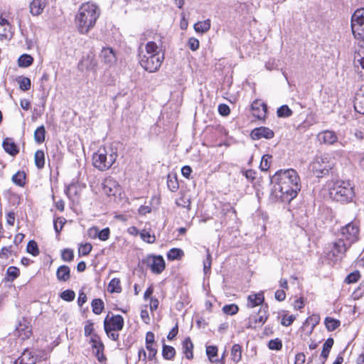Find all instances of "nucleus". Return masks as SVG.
I'll return each mask as SVG.
<instances>
[{
    "label": "nucleus",
    "instance_id": "nucleus-17",
    "mask_svg": "<svg viewBox=\"0 0 364 364\" xmlns=\"http://www.w3.org/2000/svg\"><path fill=\"white\" fill-rule=\"evenodd\" d=\"M316 138L321 144L331 145L333 144L338 140L336 134L331 130H324L320 132Z\"/></svg>",
    "mask_w": 364,
    "mask_h": 364
},
{
    "label": "nucleus",
    "instance_id": "nucleus-22",
    "mask_svg": "<svg viewBox=\"0 0 364 364\" xmlns=\"http://www.w3.org/2000/svg\"><path fill=\"white\" fill-rule=\"evenodd\" d=\"M264 297L262 293L250 294L247 297V306L248 308H254L257 306L262 304Z\"/></svg>",
    "mask_w": 364,
    "mask_h": 364
},
{
    "label": "nucleus",
    "instance_id": "nucleus-51",
    "mask_svg": "<svg viewBox=\"0 0 364 364\" xmlns=\"http://www.w3.org/2000/svg\"><path fill=\"white\" fill-rule=\"evenodd\" d=\"M75 293L74 292V291L70 290V289L65 290L60 294V298L66 301H73L75 299Z\"/></svg>",
    "mask_w": 364,
    "mask_h": 364
},
{
    "label": "nucleus",
    "instance_id": "nucleus-2",
    "mask_svg": "<svg viewBox=\"0 0 364 364\" xmlns=\"http://www.w3.org/2000/svg\"><path fill=\"white\" fill-rule=\"evenodd\" d=\"M100 14V9L96 4H82L78 9L75 18L78 32L81 34H87L95 27Z\"/></svg>",
    "mask_w": 364,
    "mask_h": 364
},
{
    "label": "nucleus",
    "instance_id": "nucleus-4",
    "mask_svg": "<svg viewBox=\"0 0 364 364\" xmlns=\"http://www.w3.org/2000/svg\"><path fill=\"white\" fill-rule=\"evenodd\" d=\"M330 194L331 197L341 203H347L350 201L354 197L355 193L353 187L351 186L349 181H338L333 189L331 191Z\"/></svg>",
    "mask_w": 364,
    "mask_h": 364
},
{
    "label": "nucleus",
    "instance_id": "nucleus-24",
    "mask_svg": "<svg viewBox=\"0 0 364 364\" xmlns=\"http://www.w3.org/2000/svg\"><path fill=\"white\" fill-rule=\"evenodd\" d=\"M182 348L186 358L188 360L192 359L193 357V344L190 337H187L184 339L182 343Z\"/></svg>",
    "mask_w": 364,
    "mask_h": 364
},
{
    "label": "nucleus",
    "instance_id": "nucleus-43",
    "mask_svg": "<svg viewBox=\"0 0 364 364\" xmlns=\"http://www.w3.org/2000/svg\"><path fill=\"white\" fill-rule=\"evenodd\" d=\"M360 278V274L358 270H355L350 273L345 279L346 284H352L357 282Z\"/></svg>",
    "mask_w": 364,
    "mask_h": 364
},
{
    "label": "nucleus",
    "instance_id": "nucleus-54",
    "mask_svg": "<svg viewBox=\"0 0 364 364\" xmlns=\"http://www.w3.org/2000/svg\"><path fill=\"white\" fill-rule=\"evenodd\" d=\"M206 354L211 362H213V358L218 355V348L215 346H208L206 347Z\"/></svg>",
    "mask_w": 364,
    "mask_h": 364
},
{
    "label": "nucleus",
    "instance_id": "nucleus-64",
    "mask_svg": "<svg viewBox=\"0 0 364 364\" xmlns=\"http://www.w3.org/2000/svg\"><path fill=\"white\" fill-rule=\"evenodd\" d=\"M191 172L192 168L189 166H184L181 168V173L186 178H189Z\"/></svg>",
    "mask_w": 364,
    "mask_h": 364
},
{
    "label": "nucleus",
    "instance_id": "nucleus-48",
    "mask_svg": "<svg viewBox=\"0 0 364 364\" xmlns=\"http://www.w3.org/2000/svg\"><path fill=\"white\" fill-rule=\"evenodd\" d=\"M361 49L363 48H360L355 51L354 55V63L355 64H359L360 67L364 69V56H363V52L361 50Z\"/></svg>",
    "mask_w": 364,
    "mask_h": 364
},
{
    "label": "nucleus",
    "instance_id": "nucleus-25",
    "mask_svg": "<svg viewBox=\"0 0 364 364\" xmlns=\"http://www.w3.org/2000/svg\"><path fill=\"white\" fill-rule=\"evenodd\" d=\"M16 331H18V336L21 337L23 340L29 338L32 334L31 327L22 323H19L16 327Z\"/></svg>",
    "mask_w": 364,
    "mask_h": 364
},
{
    "label": "nucleus",
    "instance_id": "nucleus-6",
    "mask_svg": "<svg viewBox=\"0 0 364 364\" xmlns=\"http://www.w3.org/2000/svg\"><path fill=\"white\" fill-rule=\"evenodd\" d=\"M141 49V48H139ZM139 63L141 66L149 73L157 71L164 59V53H154L150 55H142V51L139 50Z\"/></svg>",
    "mask_w": 364,
    "mask_h": 364
},
{
    "label": "nucleus",
    "instance_id": "nucleus-49",
    "mask_svg": "<svg viewBox=\"0 0 364 364\" xmlns=\"http://www.w3.org/2000/svg\"><path fill=\"white\" fill-rule=\"evenodd\" d=\"M268 348L270 350H279L282 348V342L279 338L272 339L269 341Z\"/></svg>",
    "mask_w": 364,
    "mask_h": 364
},
{
    "label": "nucleus",
    "instance_id": "nucleus-35",
    "mask_svg": "<svg viewBox=\"0 0 364 364\" xmlns=\"http://www.w3.org/2000/svg\"><path fill=\"white\" fill-rule=\"evenodd\" d=\"M26 173L23 171H18L12 176V181L20 187L25 186Z\"/></svg>",
    "mask_w": 364,
    "mask_h": 364
},
{
    "label": "nucleus",
    "instance_id": "nucleus-38",
    "mask_svg": "<svg viewBox=\"0 0 364 364\" xmlns=\"http://www.w3.org/2000/svg\"><path fill=\"white\" fill-rule=\"evenodd\" d=\"M293 112L291 109L286 105H282L277 109V114L279 117H289L291 116Z\"/></svg>",
    "mask_w": 364,
    "mask_h": 364
},
{
    "label": "nucleus",
    "instance_id": "nucleus-59",
    "mask_svg": "<svg viewBox=\"0 0 364 364\" xmlns=\"http://www.w3.org/2000/svg\"><path fill=\"white\" fill-rule=\"evenodd\" d=\"M354 109L357 112L364 114V101H359L358 98H355L354 101Z\"/></svg>",
    "mask_w": 364,
    "mask_h": 364
},
{
    "label": "nucleus",
    "instance_id": "nucleus-50",
    "mask_svg": "<svg viewBox=\"0 0 364 364\" xmlns=\"http://www.w3.org/2000/svg\"><path fill=\"white\" fill-rule=\"evenodd\" d=\"M267 319V316L266 311L264 309L263 311L260 309L259 311V316L254 318V323H258L260 326H262L266 322Z\"/></svg>",
    "mask_w": 364,
    "mask_h": 364
},
{
    "label": "nucleus",
    "instance_id": "nucleus-34",
    "mask_svg": "<svg viewBox=\"0 0 364 364\" xmlns=\"http://www.w3.org/2000/svg\"><path fill=\"white\" fill-rule=\"evenodd\" d=\"M325 325L328 331H333L340 326L341 321L331 317H326L325 318Z\"/></svg>",
    "mask_w": 364,
    "mask_h": 364
},
{
    "label": "nucleus",
    "instance_id": "nucleus-32",
    "mask_svg": "<svg viewBox=\"0 0 364 364\" xmlns=\"http://www.w3.org/2000/svg\"><path fill=\"white\" fill-rule=\"evenodd\" d=\"M91 306L93 313L97 315L100 314L105 308L104 302L101 299H94L92 301Z\"/></svg>",
    "mask_w": 364,
    "mask_h": 364
},
{
    "label": "nucleus",
    "instance_id": "nucleus-45",
    "mask_svg": "<svg viewBox=\"0 0 364 364\" xmlns=\"http://www.w3.org/2000/svg\"><path fill=\"white\" fill-rule=\"evenodd\" d=\"M271 159L272 156L269 154H265L262 157V160L259 165L261 171H265L269 169L270 166Z\"/></svg>",
    "mask_w": 364,
    "mask_h": 364
},
{
    "label": "nucleus",
    "instance_id": "nucleus-27",
    "mask_svg": "<svg viewBox=\"0 0 364 364\" xmlns=\"http://www.w3.org/2000/svg\"><path fill=\"white\" fill-rule=\"evenodd\" d=\"M334 343V340L332 338H328L323 345V349L321 353V357L326 360L328 357L331 349Z\"/></svg>",
    "mask_w": 364,
    "mask_h": 364
},
{
    "label": "nucleus",
    "instance_id": "nucleus-46",
    "mask_svg": "<svg viewBox=\"0 0 364 364\" xmlns=\"http://www.w3.org/2000/svg\"><path fill=\"white\" fill-rule=\"evenodd\" d=\"M239 308L235 304H227L223 307V311L228 315H235L238 312Z\"/></svg>",
    "mask_w": 364,
    "mask_h": 364
},
{
    "label": "nucleus",
    "instance_id": "nucleus-26",
    "mask_svg": "<svg viewBox=\"0 0 364 364\" xmlns=\"http://www.w3.org/2000/svg\"><path fill=\"white\" fill-rule=\"evenodd\" d=\"M211 23L210 19L203 21H198L194 24V29L197 33H205L210 28Z\"/></svg>",
    "mask_w": 364,
    "mask_h": 364
},
{
    "label": "nucleus",
    "instance_id": "nucleus-52",
    "mask_svg": "<svg viewBox=\"0 0 364 364\" xmlns=\"http://www.w3.org/2000/svg\"><path fill=\"white\" fill-rule=\"evenodd\" d=\"M6 273L7 275L11 278L10 279L14 281L19 276L20 271L17 267L11 266L7 269Z\"/></svg>",
    "mask_w": 364,
    "mask_h": 364
},
{
    "label": "nucleus",
    "instance_id": "nucleus-10",
    "mask_svg": "<svg viewBox=\"0 0 364 364\" xmlns=\"http://www.w3.org/2000/svg\"><path fill=\"white\" fill-rule=\"evenodd\" d=\"M124 324V318L121 315L109 316L108 314L104 320V329L105 331H119L122 330Z\"/></svg>",
    "mask_w": 364,
    "mask_h": 364
},
{
    "label": "nucleus",
    "instance_id": "nucleus-37",
    "mask_svg": "<svg viewBox=\"0 0 364 364\" xmlns=\"http://www.w3.org/2000/svg\"><path fill=\"white\" fill-rule=\"evenodd\" d=\"M167 186L168 189L175 192L178 188L177 178L175 175L168 174L167 177Z\"/></svg>",
    "mask_w": 364,
    "mask_h": 364
},
{
    "label": "nucleus",
    "instance_id": "nucleus-62",
    "mask_svg": "<svg viewBox=\"0 0 364 364\" xmlns=\"http://www.w3.org/2000/svg\"><path fill=\"white\" fill-rule=\"evenodd\" d=\"M243 175L247 180L252 181L255 178L256 172L252 169L242 171Z\"/></svg>",
    "mask_w": 364,
    "mask_h": 364
},
{
    "label": "nucleus",
    "instance_id": "nucleus-39",
    "mask_svg": "<svg viewBox=\"0 0 364 364\" xmlns=\"http://www.w3.org/2000/svg\"><path fill=\"white\" fill-rule=\"evenodd\" d=\"M19 84V87L23 91H27L31 88V80L26 77H19L17 79Z\"/></svg>",
    "mask_w": 364,
    "mask_h": 364
},
{
    "label": "nucleus",
    "instance_id": "nucleus-30",
    "mask_svg": "<svg viewBox=\"0 0 364 364\" xmlns=\"http://www.w3.org/2000/svg\"><path fill=\"white\" fill-rule=\"evenodd\" d=\"M35 165L38 169H42L45 165V154L43 150H38L34 156Z\"/></svg>",
    "mask_w": 364,
    "mask_h": 364
},
{
    "label": "nucleus",
    "instance_id": "nucleus-36",
    "mask_svg": "<svg viewBox=\"0 0 364 364\" xmlns=\"http://www.w3.org/2000/svg\"><path fill=\"white\" fill-rule=\"evenodd\" d=\"M33 62V58L28 54L21 55L18 60V65L23 68L30 66Z\"/></svg>",
    "mask_w": 364,
    "mask_h": 364
},
{
    "label": "nucleus",
    "instance_id": "nucleus-9",
    "mask_svg": "<svg viewBox=\"0 0 364 364\" xmlns=\"http://www.w3.org/2000/svg\"><path fill=\"white\" fill-rule=\"evenodd\" d=\"M143 266L149 267L154 274H161L165 269V261L161 255H148L141 261Z\"/></svg>",
    "mask_w": 364,
    "mask_h": 364
},
{
    "label": "nucleus",
    "instance_id": "nucleus-29",
    "mask_svg": "<svg viewBox=\"0 0 364 364\" xmlns=\"http://www.w3.org/2000/svg\"><path fill=\"white\" fill-rule=\"evenodd\" d=\"M176 355V350L173 347L163 344L162 356L166 360H172Z\"/></svg>",
    "mask_w": 364,
    "mask_h": 364
},
{
    "label": "nucleus",
    "instance_id": "nucleus-47",
    "mask_svg": "<svg viewBox=\"0 0 364 364\" xmlns=\"http://www.w3.org/2000/svg\"><path fill=\"white\" fill-rule=\"evenodd\" d=\"M145 49L148 55H152L154 53H159L158 51V46L154 41L148 42L145 46Z\"/></svg>",
    "mask_w": 364,
    "mask_h": 364
},
{
    "label": "nucleus",
    "instance_id": "nucleus-28",
    "mask_svg": "<svg viewBox=\"0 0 364 364\" xmlns=\"http://www.w3.org/2000/svg\"><path fill=\"white\" fill-rule=\"evenodd\" d=\"M242 358V347L239 344H234L231 349V359L235 363H238Z\"/></svg>",
    "mask_w": 364,
    "mask_h": 364
},
{
    "label": "nucleus",
    "instance_id": "nucleus-3",
    "mask_svg": "<svg viewBox=\"0 0 364 364\" xmlns=\"http://www.w3.org/2000/svg\"><path fill=\"white\" fill-rule=\"evenodd\" d=\"M117 150L112 147H100L92 155V164L101 171L109 169L117 160Z\"/></svg>",
    "mask_w": 364,
    "mask_h": 364
},
{
    "label": "nucleus",
    "instance_id": "nucleus-42",
    "mask_svg": "<svg viewBox=\"0 0 364 364\" xmlns=\"http://www.w3.org/2000/svg\"><path fill=\"white\" fill-rule=\"evenodd\" d=\"M140 237L141 240L147 243L152 244L156 240V237L154 235H151L149 232L146 230H143L140 232Z\"/></svg>",
    "mask_w": 364,
    "mask_h": 364
},
{
    "label": "nucleus",
    "instance_id": "nucleus-60",
    "mask_svg": "<svg viewBox=\"0 0 364 364\" xmlns=\"http://www.w3.org/2000/svg\"><path fill=\"white\" fill-rule=\"evenodd\" d=\"M218 112L222 116H228L230 112L229 106L225 104L219 105Z\"/></svg>",
    "mask_w": 364,
    "mask_h": 364
},
{
    "label": "nucleus",
    "instance_id": "nucleus-7",
    "mask_svg": "<svg viewBox=\"0 0 364 364\" xmlns=\"http://www.w3.org/2000/svg\"><path fill=\"white\" fill-rule=\"evenodd\" d=\"M47 353L43 350L33 349L30 350L26 348L20 358L16 363L19 362L20 364H36L38 362L47 360Z\"/></svg>",
    "mask_w": 364,
    "mask_h": 364
},
{
    "label": "nucleus",
    "instance_id": "nucleus-63",
    "mask_svg": "<svg viewBox=\"0 0 364 364\" xmlns=\"http://www.w3.org/2000/svg\"><path fill=\"white\" fill-rule=\"evenodd\" d=\"M274 296L277 301H282L286 298V293L283 289H279L276 291Z\"/></svg>",
    "mask_w": 364,
    "mask_h": 364
},
{
    "label": "nucleus",
    "instance_id": "nucleus-56",
    "mask_svg": "<svg viewBox=\"0 0 364 364\" xmlns=\"http://www.w3.org/2000/svg\"><path fill=\"white\" fill-rule=\"evenodd\" d=\"M199 46H200V43L197 38H196L194 37H191L188 39V46L191 50H193V51L197 50L199 48Z\"/></svg>",
    "mask_w": 364,
    "mask_h": 364
},
{
    "label": "nucleus",
    "instance_id": "nucleus-23",
    "mask_svg": "<svg viewBox=\"0 0 364 364\" xmlns=\"http://www.w3.org/2000/svg\"><path fill=\"white\" fill-rule=\"evenodd\" d=\"M57 279L60 282H67L70 278V269L68 266L61 265L56 271Z\"/></svg>",
    "mask_w": 364,
    "mask_h": 364
},
{
    "label": "nucleus",
    "instance_id": "nucleus-40",
    "mask_svg": "<svg viewBox=\"0 0 364 364\" xmlns=\"http://www.w3.org/2000/svg\"><path fill=\"white\" fill-rule=\"evenodd\" d=\"M109 291L119 293L122 291V287L120 286V281L117 278L112 279L109 284Z\"/></svg>",
    "mask_w": 364,
    "mask_h": 364
},
{
    "label": "nucleus",
    "instance_id": "nucleus-20",
    "mask_svg": "<svg viewBox=\"0 0 364 364\" xmlns=\"http://www.w3.org/2000/svg\"><path fill=\"white\" fill-rule=\"evenodd\" d=\"M4 151L12 156L17 155L19 152L16 143L11 138H6L2 143Z\"/></svg>",
    "mask_w": 364,
    "mask_h": 364
},
{
    "label": "nucleus",
    "instance_id": "nucleus-53",
    "mask_svg": "<svg viewBox=\"0 0 364 364\" xmlns=\"http://www.w3.org/2000/svg\"><path fill=\"white\" fill-rule=\"evenodd\" d=\"M62 259L66 262H71L74 258L73 251L70 249H65L61 253Z\"/></svg>",
    "mask_w": 364,
    "mask_h": 364
},
{
    "label": "nucleus",
    "instance_id": "nucleus-19",
    "mask_svg": "<svg viewBox=\"0 0 364 364\" xmlns=\"http://www.w3.org/2000/svg\"><path fill=\"white\" fill-rule=\"evenodd\" d=\"M102 60L107 65H112L116 62L115 53L111 48H103L100 53Z\"/></svg>",
    "mask_w": 364,
    "mask_h": 364
},
{
    "label": "nucleus",
    "instance_id": "nucleus-31",
    "mask_svg": "<svg viewBox=\"0 0 364 364\" xmlns=\"http://www.w3.org/2000/svg\"><path fill=\"white\" fill-rule=\"evenodd\" d=\"M183 255V251L181 249L172 248L168 252L166 256L168 260L173 261L176 259H181Z\"/></svg>",
    "mask_w": 364,
    "mask_h": 364
},
{
    "label": "nucleus",
    "instance_id": "nucleus-13",
    "mask_svg": "<svg viewBox=\"0 0 364 364\" xmlns=\"http://www.w3.org/2000/svg\"><path fill=\"white\" fill-rule=\"evenodd\" d=\"M350 246L351 244L343 238H339L333 243L331 252L336 259H342Z\"/></svg>",
    "mask_w": 364,
    "mask_h": 364
},
{
    "label": "nucleus",
    "instance_id": "nucleus-61",
    "mask_svg": "<svg viewBox=\"0 0 364 364\" xmlns=\"http://www.w3.org/2000/svg\"><path fill=\"white\" fill-rule=\"evenodd\" d=\"M146 348L149 351V360H152L157 353V350L153 347V345H146Z\"/></svg>",
    "mask_w": 364,
    "mask_h": 364
},
{
    "label": "nucleus",
    "instance_id": "nucleus-21",
    "mask_svg": "<svg viewBox=\"0 0 364 364\" xmlns=\"http://www.w3.org/2000/svg\"><path fill=\"white\" fill-rule=\"evenodd\" d=\"M46 5V0H33L30 3V11L33 16L40 15Z\"/></svg>",
    "mask_w": 364,
    "mask_h": 364
},
{
    "label": "nucleus",
    "instance_id": "nucleus-12",
    "mask_svg": "<svg viewBox=\"0 0 364 364\" xmlns=\"http://www.w3.org/2000/svg\"><path fill=\"white\" fill-rule=\"evenodd\" d=\"M103 193L109 196H116L120 191L119 185L112 177L106 178L102 183Z\"/></svg>",
    "mask_w": 364,
    "mask_h": 364
},
{
    "label": "nucleus",
    "instance_id": "nucleus-14",
    "mask_svg": "<svg viewBox=\"0 0 364 364\" xmlns=\"http://www.w3.org/2000/svg\"><path fill=\"white\" fill-rule=\"evenodd\" d=\"M90 343H92V348L96 350L95 356L98 361L102 363L106 360V357L103 353L105 346L101 341L100 336L94 333L92 336H91Z\"/></svg>",
    "mask_w": 364,
    "mask_h": 364
},
{
    "label": "nucleus",
    "instance_id": "nucleus-41",
    "mask_svg": "<svg viewBox=\"0 0 364 364\" xmlns=\"http://www.w3.org/2000/svg\"><path fill=\"white\" fill-rule=\"evenodd\" d=\"M26 250L33 256H37L39 254V249L37 242L34 240H30L28 242Z\"/></svg>",
    "mask_w": 364,
    "mask_h": 364
},
{
    "label": "nucleus",
    "instance_id": "nucleus-11",
    "mask_svg": "<svg viewBox=\"0 0 364 364\" xmlns=\"http://www.w3.org/2000/svg\"><path fill=\"white\" fill-rule=\"evenodd\" d=\"M342 237L351 245L358 239L359 228L353 223H350L341 230Z\"/></svg>",
    "mask_w": 364,
    "mask_h": 364
},
{
    "label": "nucleus",
    "instance_id": "nucleus-33",
    "mask_svg": "<svg viewBox=\"0 0 364 364\" xmlns=\"http://www.w3.org/2000/svg\"><path fill=\"white\" fill-rule=\"evenodd\" d=\"M46 129L43 125L38 127L34 132V139L38 144H41L45 141Z\"/></svg>",
    "mask_w": 364,
    "mask_h": 364
},
{
    "label": "nucleus",
    "instance_id": "nucleus-58",
    "mask_svg": "<svg viewBox=\"0 0 364 364\" xmlns=\"http://www.w3.org/2000/svg\"><path fill=\"white\" fill-rule=\"evenodd\" d=\"M295 318H296L294 315H290L287 316L286 314H284L282 316L281 324L284 326H289L294 322Z\"/></svg>",
    "mask_w": 364,
    "mask_h": 364
},
{
    "label": "nucleus",
    "instance_id": "nucleus-44",
    "mask_svg": "<svg viewBox=\"0 0 364 364\" xmlns=\"http://www.w3.org/2000/svg\"><path fill=\"white\" fill-rule=\"evenodd\" d=\"M65 222H66V220L62 217H58L56 219L54 220L53 226H54V229H55V231L57 233V235L60 234Z\"/></svg>",
    "mask_w": 364,
    "mask_h": 364
},
{
    "label": "nucleus",
    "instance_id": "nucleus-15",
    "mask_svg": "<svg viewBox=\"0 0 364 364\" xmlns=\"http://www.w3.org/2000/svg\"><path fill=\"white\" fill-rule=\"evenodd\" d=\"M250 136L253 140H258L261 138L270 139L274 137V132L268 127H259L252 130Z\"/></svg>",
    "mask_w": 364,
    "mask_h": 364
},
{
    "label": "nucleus",
    "instance_id": "nucleus-16",
    "mask_svg": "<svg viewBox=\"0 0 364 364\" xmlns=\"http://www.w3.org/2000/svg\"><path fill=\"white\" fill-rule=\"evenodd\" d=\"M251 109L252 110V115L255 117L259 119L265 118L267 107L263 102L257 100H255L251 105Z\"/></svg>",
    "mask_w": 364,
    "mask_h": 364
},
{
    "label": "nucleus",
    "instance_id": "nucleus-57",
    "mask_svg": "<svg viewBox=\"0 0 364 364\" xmlns=\"http://www.w3.org/2000/svg\"><path fill=\"white\" fill-rule=\"evenodd\" d=\"M92 249V246L90 243L81 245L79 248V254L83 256L87 255Z\"/></svg>",
    "mask_w": 364,
    "mask_h": 364
},
{
    "label": "nucleus",
    "instance_id": "nucleus-1",
    "mask_svg": "<svg viewBox=\"0 0 364 364\" xmlns=\"http://www.w3.org/2000/svg\"><path fill=\"white\" fill-rule=\"evenodd\" d=\"M271 181L274 183L270 193V200L274 203H289L301 190L300 178L293 168L278 171Z\"/></svg>",
    "mask_w": 364,
    "mask_h": 364
},
{
    "label": "nucleus",
    "instance_id": "nucleus-5",
    "mask_svg": "<svg viewBox=\"0 0 364 364\" xmlns=\"http://www.w3.org/2000/svg\"><path fill=\"white\" fill-rule=\"evenodd\" d=\"M351 30L358 46L364 48V9H357L351 16Z\"/></svg>",
    "mask_w": 364,
    "mask_h": 364
},
{
    "label": "nucleus",
    "instance_id": "nucleus-8",
    "mask_svg": "<svg viewBox=\"0 0 364 364\" xmlns=\"http://www.w3.org/2000/svg\"><path fill=\"white\" fill-rule=\"evenodd\" d=\"M331 168L332 164L327 156H318L311 164L312 171L318 178L328 175Z\"/></svg>",
    "mask_w": 364,
    "mask_h": 364
},
{
    "label": "nucleus",
    "instance_id": "nucleus-18",
    "mask_svg": "<svg viewBox=\"0 0 364 364\" xmlns=\"http://www.w3.org/2000/svg\"><path fill=\"white\" fill-rule=\"evenodd\" d=\"M88 235L92 238L98 237L102 241H106L109 237L110 230L109 228H105L99 230L97 227H92L88 230Z\"/></svg>",
    "mask_w": 364,
    "mask_h": 364
},
{
    "label": "nucleus",
    "instance_id": "nucleus-55",
    "mask_svg": "<svg viewBox=\"0 0 364 364\" xmlns=\"http://www.w3.org/2000/svg\"><path fill=\"white\" fill-rule=\"evenodd\" d=\"M94 323L92 321L90 320H88L86 321V324L85 326V328H84V331H85V336H92L94 334Z\"/></svg>",
    "mask_w": 364,
    "mask_h": 364
}]
</instances>
